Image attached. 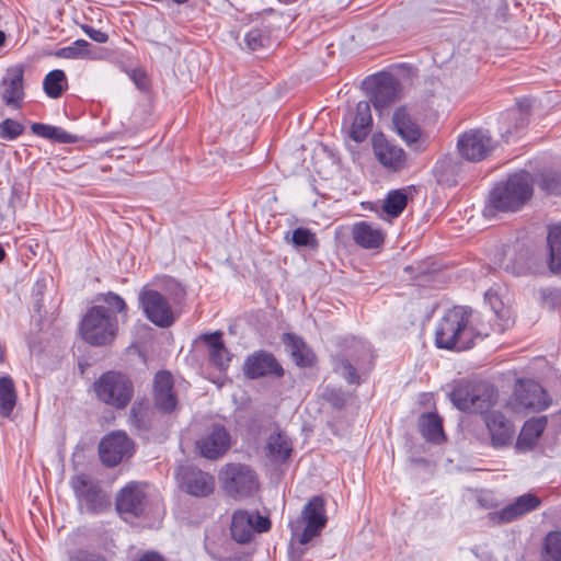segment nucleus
Here are the masks:
<instances>
[{
	"mask_svg": "<svg viewBox=\"0 0 561 561\" xmlns=\"http://www.w3.org/2000/svg\"><path fill=\"white\" fill-rule=\"evenodd\" d=\"M103 305L93 306L82 318L80 333L91 345L104 346L112 344L118 333V314L125 317L127 305L117 294L108 291L96 297Z\"/></svg>",
	"mask_w": 561,
	"mask_h": 561,
	"instance_id": "obj_1",
	"label": "nucleus"
},
{
	"mask_svg": "<svg viewBox=\"0 0 561 561\" xmlns=\"http://www.w3.org/2000/svg\"><path fill=\"white\" fill-rule=\"evenodd\" d=\"M485 329H477L472 324V310L457 306L449 309L439 321L435 332L438 348L465 351L473 345L477 336H488Z\"/></svg>",
	"mask_w": 561,
	"mask_h": 561,
	"instance_id": "obj_2",
	"label": "nucleus"
},
{
	"mask_svg": "<svg viewBox=\"0 0 561 561\" xmlns=\"http://www.w3.org/2000/svg\"><path fill=\"white\" fill-rule=\"evenodd\" d=\"M533 195L531 178L527 172H518L506 181L497 183L489 195L486 215L495 211H516L520 209Z\"/></svg>",
	"mask_w": 561,
	"mask_h": 561,
	"instance_id": "obj_3",
	"label": "nucleus"
},
{
	"mask_svg": "<svg viewBox=\"0 0 561 561\" xmlns=\"http://www.w3.org/2000/svg\"><path fill=\"white\" fill-rule=\"evenodd\" d=\"M325 501L322 496H312L304 506L301 514L289 524L291 542L307 545L321 535L327 526Z\"/></svg>",
	"mask_w": 561,
	"mask_h": 561,
	"instance_id": "obj_4",
	"label": "nucleus"
},
{
	"mask_svg": "<svg viewBox=\"0 0 561 561\" xmlns=\"http://www.w3.org/2000/svg\"><path fill=\"white\" fill-rule=\"evenodd\" d=\"M219 482L224 492L234 500L249 497L259 488L254 470L247 465L237 462L224 466L219 472Z\"/></svg>",
	"mask_w": 561,
	"mask_h": 561,
	"instance_id": "obj_5",
	"label": "nucleus"
},
{
	"mask_svg": "<svg viewBox=\"0 0 561 561\" xmlns=\"http://www.w3.org/2000/svg\"><path fill=\"white\" fill-rule=\"evenodd\" d=\"M451 401L461 411L483 413L496 401V392L486 382H463L453 390Z\"/></svg>",
	"mask_w": 561,
	"mask_h": 561,
	"instance_id": "obj_6",
	"label": "nucleus"
},
{
	"mask_svg": "<svg viewBox=\"0 0 561 561\" xmlns=\"http://www.w3.org/2000/svg\"><path fill=\"white\" fill-rule=\"evenodd\" d=\"M93 387L99 400L116 409L126 408L134 394L130 379L115 371L103 374Z\"/></svg>",
	"mask_w": 561,
	"mask_h": 561,
	"instance_id": "obj_7",
	"label": "nucleus"
},
{
	"mask_svg": "<svg viewBox=\"0 0 561 561\" xmlns=\"http://www.w3.org/2000/svg\"><path fill=\"white\" fill-rule=\"evenodd\" d=\"M70 485L79 503L80 511L98 513L108 506L106 494L102 491L99 482L84 473L71 477Z\"/></svg>",
	"mask_w": 561,
	"mask_h": 561,
	"instance_id": "obj_8",
	"label": "nucleus"
},
{
	"mask_svg": "<svg viewBox=\"0 0 561 561\" xmlns=\"http://www.w3.org/2000/svg\"><path fill=\"white\" fill-rule=\"evenodd\" d=\"M495 148V141L488 130L470 129L458 137L457 149L467 161L479 162Z\"/></svg>",
	"mask_w": 561,
	"mask_h": 561,
	"instance_id": "obj_9",
	"label": "nucleus"
},
{
	"mask_svg": "<svg viewBox=\"0 0 561 561\" xmlns=\"http://www.w3.org/2000/svg\"><path fill=\"white\" fill-rule=\"evenodd\" d=\"M271 528V520L256 512L238 510L232 514L230 531L239 543H248L256 533H265Z\"/></svg>",
	"mask_w": 561,
	"mask_h": 561,
	"instance_id": "obj_10",
	"label": "nucleus"
},
{
	"mask_svg": "<svg viewBox=\"0 0 561 561\" xmlns=\"http://www.w3.org/2000/svg\"><path fill=\"white\" fill-rule=\"evenodd\" d=\"M139 305L149 321L161 328L174 322V314L165 297L157 290L144 288L139 293Z\"/></svg>",
	"mask_w": 561,
	"mask_h": 561,
	"instance_id": "obj_11",
	"label": "nucleus"
},
{
	"mask_svg": "<svg viewBox=\"0 0 561 561\" xmlns=\"http://www.w3.org/2000/svg\"><path fill=\"white\" fill-rule=\"evenodd\" d=\"M0 99L9 108H22L25 99L23 65H14L5 70L0 80Z\"/></svg>",
	"mask_w": 561,
	"mask_h": 561,
	"instance_id": "obj_12",
	"label": "nucleus"
},
{
	"mask_svg": "<svg viewBox=\"0 0 561 561\" xmlns=\"http://www.w3.org/2000/svg\"><path fill=\"white\" fill-rule=\"evenodd\" d=\"M101 461L114 467L134 454V443L124 432H113L102 438L99 445Z\"/></svg>",
	"mask_w": 561,
	"mask_h": 561,
	"instance_id": "obj_13",
	"label": "nucleus"
},
{
	"mask_svg": "<svg viewBox=\"0 0 561 561\" xmlns=\"http://www.w3.org/2000/svg\"><path fill=\"white\" fill-rule=\"evenodd\" d=\"M393 130L401 137L408 147L416 151L425 150L427 135L413 121L405 107H398L392 115Z\"/></svg>",
	"mask_w": 561,
	"mask_h": 561,
	"instance_id": "obj_14",
	"label": "nucleus"
},
{
	"mask_svg": "<svg viewBox=\"0 0 561 561\" xmlns=\"http://www.w3.org/2000/svg\"><path fill=\"white\" fill-rule=\"evenodd\" d=\"M373 151L377 161L390 172H400L408 167L404 149L383 135L374 136Z\"/></svg>",
	"mask_w": 561,
	"mask_h": 561,
	"instance_id": "obj_15",
	"label": "nucleus"
},
{
	"mask_svg": "<svg viewBox=\"0 0 561 561\" xmlns=\"http://www.w3.org/2000/svg\"><path fill=\"white\" fill-rule=\"evenodd\" d=\"M230 435L221 425H213L196 442L199 454L210 460L222 457L230 448Z\"/></svg>",
	"mask_w": 561,
	"mask_h": 561,
	"instance_id": "obj_16",
	"label": "nucleus"
},
{
	"mask_svg": "<svg viewBox=\"0 0 561 561\" xmlns=\"http://www.w3.org/2000/svg\"><path fill=\"white\" fill-rule=\"evenodd\" d=\"M146 505V494L136 482L128 483L116 497V510L125 519L142 515Z\"/></svg>",
	"mask_w": 561,
	"mask_h": 561,
	"instance_id": "obj_17",
	"label": "nucleus"
},
{
	"mask_svg": "<svg viewBox=\"0 0 561 561\" xmlns=\"http://www.w3.org/2000/svg\"><path fill=\"white\" fill-rule=\"evenodd\" d=\"M179 478L182 488L194 496H208L215 489L214 477L197 468H182Z\"/></svg>",
	"mask_w": 561,
	"mask_h": 561,
	"instance_id": "obj_18",
	"label": "nucleus"
},
{
	"mask_svg": "<svg viewBox=\"0 0 561 561\" xmlns=\"http://www.w3.org/2000/svg\"><path fill=\"white\" fill-rule=\"evenodd\" d=\"M153 401L158 410L171 413L178 405V397L173 391V377L167 370L158 371L153 379Z\"/></svg>",
	"mask_w": 561,
	"mask_h": 561,
	"instance_id": "obj_19",
	"label": "nucleus"
},
{
	"mask_svg": "<svg viewBox=\"0 0 561 561\" xmlns=\"http://www.w3.org/2000/svg\"><path fill=\"white\" fill-rule=\"evenodd\" d=\"M515 400L525 409L543 410L549 405V397L543 388L534 380H520L515 388Z\"/></svg>",
	"mask_w": 561,
	"mask_h": 561,
	"instance_id": "obj_20",
	"label": "nucleus"
},
{
	"mask_svg": "<svg viewBox=\"0 0 561 561\" xmlns=\"http://www.w3.org/2000/svg\"><path fill=\"white\" fill-rule=\"evenodd\" d=\"M373 82L371 102L376 110L382 111L399 98V82L393 76L379 73L373 78Z\"/></svg>",
	"mask_w": 561,
	"mask_h": 561,
	"instance_id": "obj_21",
	"label": "nucleus"
},
{
	"mask_svg": "<svg viewBox=\"0 0 561 561\" xmlns=\"http://www.w3.org/2000/svg\"><path fill=\"white\" fill-rule=\"evenodd\" d=\"M244 374L251 379L266 375L282 377L284 369L272 354L257 352L247 358L244 363Z\"/></svg>",
	"mask_w": 561,
	"mask_h": 561,
	"instance_id": "obj_22",
	"label": "nucleus"
},
{
	"mask_svg": "<svg viewBox=\"0 0 561 561\" xmlns=\"http://www.w3.org/2000/svg\"><path fill=\"white\" fill-rule=\"evenodd\" d=\"M541 504L539 497L534 494L527 493L518 496L513 503L506 505L502 510L493 514V520L499 523H512L527 513L537 510Z\"/></svg>",
	"mask_w": 561,
	"mask_h": 561,
	"instance_id": "obj_23",
	"label": "nucleus"
},
{
	"mask_svg": "<svg viewBox=\"0 0 561 561\" xmlns=\"http://www.w3.org/2000/svg\"><path fill=\"white\" fill-rule=\"evenodd\" d=\"M484 423L490 433L492 446L502 447L512 442L515 430L502 413L495 411L486 413Z\"/></svg>",
	"mask_w": 561,
	"mask_h": 561,
	"instance_id": "obj_24",
	"label": "nucleus"
},
{
	"mask_svg": "<svg viewBox=\"0 0 561 561\" xmlns=\"http://www.w3.org/2000/svg\"><path fill=\"white\" fill-rule=\"evenodd\" d=\"M351 233L354 242L366 250L378 249L385 241V232L367 221L354 224Z\"/></svg>",
	"mask_w": 561,
	"mask_h": 561,
	"instance_id": "obj_25",
	"label": "nucleus"
},
{
	"mask_svg": "<svg viewBox=\"0 0 561 561\" xmlns=\"http://www.w3.org/2000/svg\"><path fill=\"white\" fill-rule=\"evenodd\" d=\"M502 254L503 265L506 270L520 273L528 267L530 250L524 242L516 240L505 244Z\"/></svg>",
	"mask_w": 561,
	"mask_h": 561,
	"instance_id": "obj_26",
	"label": "nucleus"
},
{
	"mask_svg": "<svg viewBox=\"0 0 561 561\" xmlns=\"http://www.w3.org/2000/svg\"><path fill=\"white\" fill-rule=\"evenodd\" d=\"M201 341L206 345L209 359L218 369L225 370L230 363V353L222 342V333L216 331L201 335Z\"/></svg>",
	"mask_w": 561,
	"mask_h": 561,
	"instance_id": "obj_27",
	"label": "nucleus"
},
{
	"mask_svg": "<svg viewBox=\"0 0 561 561\" xmlns=\"http://www.w3.org/2000/svg\"><path fill=\"white\" fill-rule=\"evenodd\" d=\"M547 426V417L539 416L528 420L517 438L516 448L525 451L531 449Z\"/></svg>",
	"mask_w": 561,
	"mask_h": 561,
	"instance_id": "obj_28",
	"label": "nucleus"
},
{
	"mask_svg": "<svg viewBox=\"0 0 561 561\" xmlns=\"http://www.w3.org/2000/svg\"><path fill=\"white\" fill-rule=\"evenodd\" d=\"M485 301L491 306L494 317H495V327L499 332H504L508 329L513 322V313L510 307L504 306L502 299L500 298L497 291L494 289H489L485 293Z\"/></svg>",
	"mask_w": 561,
	"mask_h": 561,
	"instance_id": "obj_29",
	"label": "nucleus"
},
{
	"mask_svg": "<svg viewBox=\"0 0 561 561\" xmlns=\"http://www.w3.org/2000/svg\"><path fill=\"white\" fill-rule=\"evenodd\" d=\"M371 123L373 118L369 103L367 101H359L356 105L351 137L356 141H363L369 133Z\"/></svg>",
	"mask_w": 561,
	"mask_h": 561,
	"instance_id": "obj_30",
	"label": "nucleus"
},
{
	"mask_svg": "<svg viewBox=\"0 0 561 561\" xmlns=\"http://www.w3.org/2000/svg\"><path fill=\"white\" fill-rule=\"evenodd\" d=\"M294 362L300 367L311 366L314 362V354L306 343L295 334H286L284 337Z\"/></svg>",
	"mask_w": 561,
	"mask_h": 561,
	"instance_id": "obj_31",
	"label": "nucleus"
},
{
	"mask_svg": "<svg viewBox=\"0 0 561 561\" xmlns=\"http://www.w3.org/2000/svg\"><path fill=\"white\" fill-rule=\"evenodd\" d=\"M60 56L65 58H89L102 59L104 54L103 49L92 46L84 39L76 41L71 46L65 47L60 50Z\"/></svg>",
	"mask_w": 561,
	"mask_h": 561,
	"instance_id": "obj_32",
	"label": "nucleus"
},
{
	"mask_svg": "<svg viewBox=\"0 0 561 561\" xmlns=\"http://www.w3.org/2000/svg\"><path fill=\"white\" fill-rule=\"evenodd\" d=\"M420 432L426 440L439 443L444 439L442 420L435 413H426L420 417Z\"/></svg>",
	"mask_w": 561,
	"mask_h": 561,
	"instance_id": "obj_33",
	"label": "nucleus"
},
{
	"mask_svg": "<svg viewBox=\"0 0 561 561\" xmlns=\"http://www.w3.org/2000/svg\"><path fill=\"white\" fill-rule=\"evenodd\" d=\"M31 130L36 136L55 140L60 144H72L76 141V136L67 133L60 127L51 126L43 123H33Z\"/></svg>",
	"mask_w": 561,
	"mask_h": 561,
	"instance_id": "obj_34",
	"label": "nucleus"
},
{
	"mask_svg": "<svg viewBox=\"0 0 561 561\" xmlns=\"http://www.w3.org/2000/svg\"><path fill=\"white\" fill-rule=\"evenodd\" d=\"M16 402V392L13 380L9 376L0 378V413L9 416Z\"/></svg>",
	"mask_w": 561,
	"mask_h": 561,
	"instance_id": "obj_35",
	"label": "nucleus"
},
{
	"mask_svg": "<svg viewBox=\"0 0 561 561\" xmlns=\"http://www.w3.org/2000/svg\"><path fill=\"white\" fill-rule=\"evenodd\" d=\"M267 451L274 461H284L290 455L291 444L284 434H272L267 440Z\"/></svg>",
	"mask_w": 561,
	"mask_h": 561,
	"instance_id": "obj_36",
	"label": "nucleus"
},
{
	"mask_svg": "<svg viewBox=\"0 0 561 561\" xmlns=\"http://www.w3.org/2000/svg\"><path fill=\"white\" fill-rule=\"evenodd\" d=\"M67 85L66 75L59 69L48 72L43 81L45 93L53 99L59 98L67 89Z\"/></svg>",
	"mask_w": 561,
	"mask_h": 561,
	"instance_id": "obj_37",
	"label": "nucleus"
},
{
	"mask_svg": "<svg viewBox=\"0 0 561 561\" xmlns=\"http://www.w3.org/2000/svg\"><path fill=\"white\" fill-rule=\"evenodd\" d=\"M549 265L552 272H561V226L551 227L548 233Z\"/></svg>",
	"mask_w": 561,
	"mask_h": 561,
	"instance_id": "obj_38",
	"label": "nucleus"
},
{
	"mask_svg": "<svg viewBox=\"0 0 561 561\" xmlns=\"http://www.w3.org/2000/svg\"><path fill=\"white\" fill-rule=\"evenodd\" d=\"M408 204V196L403 190H396L388 193L382 209L391 216L398 217L405 208Z\"/></svg>",
	"mask_w": 561,
	"mask_h": 561,
	"instance_id": "obj_39",
	"label": "nucleus"
},
{
	"mask_svg": "<svg viewBox=\"0 0 561 561\" xmlns=\"http://www.w3.org/2000/svg\"><path fill=\"white\" fill-rule=\"evenodd\" d=\"M541 561H561V533L550 531L543 541Z\"/></svg>",
	"mask_w": 561,
	"mask_h": 561,
	"instance_id": "obj_40",
	"label": "nucleus"
},
{
	"mask_svg": "<svg viewBox=\"0 0 561 561\" xmlns=\"http://www.w3.org/2000/svg\"><path fill=\"white\" fill-rule=\"evenodd\" d=\"M150 408L145 402H135L130 410L129 422L138 431H147L150 425Z\"/></svg>",
	"mask_w": 561,
	"mask_h": 561,
	"instance_id": "obj_41",
	"label": "nucleus"
},
{
	"mask_svg": "<svg viewBox=\"0 0 561 561\" xmlns=\"http://www.w3.org/2000/svg\"><path fill=\"white\" fill-rule=\"evenodd\" d=\"M291 243L296 248L306 247L317 249L319 245L316 233L307 228H297L291 233Z\"/></svg>",
	"mask_w": 561,
	"mask_h": 561,
	"instance_id": "obj_42",
	"label": "nucleus"
},
{
	"mask_svg": "<svg viewBox=\"0 0 561 561\" xmlns=\"http://www.w3.org/2000/svg\"><path fill=\"white\" fill-rule=\"evenodd\" d=\"M24 131V126L19 122L7 118L0 123V138L5 140H14Z\"/></svg>",
	"mask_w": 561,
	"mask_h": 561,
	"instance_id": "obj_43",
	"label": "nucleus"
},
{
	"mask_svg": "<svg viewBox=\"0 0 561 561\" xmlns=\"http://www.w3.org/2000/svg\"><path fill=\"white\" fill-rule=\"evenodd\" d=\"M335 371L340 374L348 383H358L359 376L356 368L346 359L341 358L335 364Z\"/></svg>",
	"mask_w": 561,
	"mask_h": 561,
	"instance_id": "obj_44",
	"label": "nucleus"
},
{
	"mask_svg": "<svg viewBox=\"0 0 561 561\" xmlns=\"http://www.w3.org/2000/svg\"><path fill=\"white\" fill-rule=\"evenodd\" d=\"M266 37L259 28L250 30L244 36V43L250 50H257L264 46Z\"/></svg>",
	"mask_w": 561,
	"mask_h": 561,
	"instance_id": "obj_45",
	"label": "nucleus"
},
{
	"mask_svg": "<svg viewBox=\"0 0 561 561\" xmlns=\"http://www.w3.org/2000/svg\"><path fill=\"white\" fill-rule=\"evenodd\" d=\"M323 398L336 409H342L347 401L346 394L334 388H327L323 392Z\"/></svg>",
	"mask_w": 561,
	"mask_h": 561,
	"instance_id": "obj_46",
	"label": "nucleus"
},
{
	"mask_svg": "<svg viewBox=\"0 0 561 561\" xmlns=\"http://www.w3.org/2000/svg\"><path fill=\"white\" fill-rule=\"evenodd\" d=\"M70 561H106V559L101 554L80 550L70 558Z\"/></svg>",
	"mask_w": 561,
	"mask_h": 561,
	"instance_id": "obj_47",
	"label": "nucleus"
},
{
	"mask_svg": "<svg viewBox=\"0 0 561 561\" xmlns=\"http://www.w3.org/2000/svg\"><path fill=\"white\" fill-rule=\"evenodd\" d=\"M84 32L91 39H93L96 43H106L108 39L106 33L90 26L84 27Z\"/></svg>",
	"mask_w": 561,
	"mask_h": 561,
	"instance_id": "obj_48",
	"label": "nucleus"
},
{
	"mask_svg": "<svg viewBox=\"0 0 561 561\" xmlns=\"http://www.w3.org/2000/svg\"><path fill=\"white\" fill-rule=\"evenodd\" d=\"M131 80L136 83L139 89H145L147 85V77L142 70L135 69L130 73Z\"/></svg>",
	"mask_w": 561,
	"mask_h": 561,
	"instance_id": "obj_49",
	"label": "nucleus"
},
{
	"mask_svg": "<svg viewBox=\"0 0 561 561\" xmlns=\"http://www.w3.org/2000/svg\"><path fill=\"white\" fill-rule=\"evenodd\" d=\"M138 561H165L160 554L156 552L145 553Z\"/></svg>",
	"mask_w": 561,
	"mask_h": 561,
	"instance_id": "obj_50",
	"label": "nucleus"
},
{
	"mask_svg": "<svg viewBox=\"0 0 561 561\" xmlns=\"http://www.w3.org/2000/svg\"><path fill=\"white\" fill-rule=\"evenodd\" d=\"M208 552L210 553V556L218 560V561H232V559L230 557H219L217 554H215L211 550L208 549Z\"/></svg>",
	"mask_w": 561,
	"mask_h": 561,
	"instance_id": "obj_51",
	"label": "nucleus"
},
{
	"mask_svg": "<svg viewBox=\"0 0 561 561\" xmlns=\"http://www.w3.org/2000/svg\"><path fill=\"white\" fill-rule=\"evenodd\" d=\"M518 114V116H520V122L524 123V118H523V115L520 112L518 113H510L507 114L508 117H513V118H516L515 115Z\"/></svg>",
	"mask_w": 561,
	"mask_h": 561,
	"instance_id": "obj_52",
	"label": "nucleus"
},
{
	"mask_svg": "<svg viewBox=\"0 0 561 561\" xmlns=\"http://www.w3.org/2000/svg\"><path fill=\"white\" fill-rule=\"evenodd\" d=\"M4 41H5V34L0 31V47L4 44Z\"/></svg>",
	"mask_w": 561,
	"mask_h": 561,
	"instance_id": "obj_53",
	"label": "nucleus"
},
{
	"mask_svg": "<svg viewBox=\"0 0 561 561\" xmlns=\"http://www.w3.org/2000/svg\"><path fill=\"white\" fill-rule=\"evenodd\" d=\"M4 256H5V252H4V250L2 249V247L0 245V262H2V261H3Z\"/></svg>",
	"mask_w": 561,
	"mask_h": 561,
	"instance_id": "obj_54",
	"label": "nucleus"
},
{
	"mask_svg": "<svg viewBox=\"0 0 561 561\" xmlns=\"http://www.w3.org/2000/svg\"><path fill=\"white\" fill-rule=\"evenodd\" d=\"M3 357H4L3 350L0 346V363L3 360Z\"/></svg>",
	"mask_w": 561,
	"mask_h": 561,
	"instance_id": "obj_55",
	"label": "nucleus"
},
{
	"mask_svg": "<svg viewBox=\"0 0 561 561\" xmlns=\"http://www.w3.org/2000/svg\"><path fill=\"white\" fill-rule=\"evenodd\" d=\"M173 1H174L175 3L181 4V3H185L187 0H173Z\"/></svg>",
	"mask_w": 561,
	"mask_h": 561,
	"instance_id": "obj_56",
	"label": "nucleus"
}]
</instances>
